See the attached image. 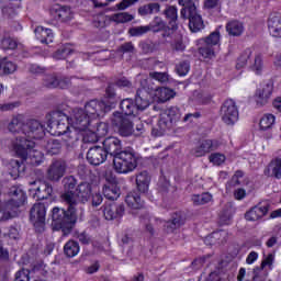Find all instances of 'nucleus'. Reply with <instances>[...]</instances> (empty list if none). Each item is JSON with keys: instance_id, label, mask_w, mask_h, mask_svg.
I'll return each instance as SVG.
<instances>
[{"instance_id": "0e129e2a", "label": "nucleus", "mask_w": 281, "mask_h": 281, "mask_svg": "<svg viewBox=\"0 0 281 281\" xmlns=\"http://www.w3.org/2000/svg\"><path fill=\"white\" fill-rule=\"evenodd\" d=\"M229 223H232V213H224L220 215L221 225H229Z\"/></svg>"}, {"instance_id": "20e7f679", "label": "nucleus", "mask_w": 281, "mask_h": 281, "mask_svg": "<svg viewBox=\"0 0 281 281\" xmlns=\"http://www.w3.org/2000/svg\"><path fill=\"white\" fill-rule=\"evenodd\" d=\"M120 108L122 112L114 113L112 124L116 127L120 135L128 137V135H133V123L128 117H137L139 110L133 99H124Z\"/></svg>"}, {"instance_id": "338daca9", "label": "nucleus", "mask_w": 281, "mask_h": 281, "mask_svg": "<svg viewBox=\"0 0 281 281\" xmlns=\"http://www.w3.org/2000/svg\"><path fill=\"white\" fill-rule=\"evenodd\" d=\"M102 201H103L102 194H100V193L92 194L93 207H98L99 205H102Z\"/></svg>"}, {"instance_id": "f3484780", "label": "nucleus", "mask_w": 281, "mask_h": 281, "mask_svg": "<svg viewBox=\"0 0 281 281\" xmlns=\"http://www.w3.org/2000/svg\"><path fill=\"white\" fill-rule=\"evenodd\" d=\"M103 150H105L106 155H111L112 157H117L122 150V140L115 136H110L103 140Z\"/></svg>"}, {"instance_id": "9b49d317", "label": "nucleus", "mask_w": 281, "mask_h": 281, "mask_svg": "<svg viewBox=\"0 0 281 281\" xmlns=\"http://www.w3.org/2000/svg\"><path fill=\"white\" fill-rule=\"evenodd\" d=\"M45 216H47V206H45V203H35L31 209L30 221L37 232H43V227H45Z\"/></svg>"}, {"instance_id": "72a5a7b5", "label": "nucleus", "mask_w": 281, "mask_h": 281, "mask_svg": "<svg viewBox=\"0 0 281 281\" xmlns=\"http://www.w3.org/2000/svg\"><path fill=\"white\" fill-rule=\"evenodd\" d=\"M226 32L229 36H240L245 32V26L239 21H231L226 25Z\"/></svg>"}, {"instance_id": "412c9836", "label": "nucleus", "mask_w": 281, "mask_h": 281, "mask_svg": "<svg viewBox=\"0 0 281 281\" xmlns=\"http://www.w3.org/2000/svg\"><path fill=\"white\" fill-rule=\"evenodd\" d=\"M273 93V83L268 82L262 86V88H259L255 94V102L259 106H263V104H267L269 102V99L271 98Z\"/></svg>"}, {"instance_id": "5fc2aeb1", "label": "nucleus", "mask_w": 281, "mask_h": 281, "mask_svg": "<svg viewBox=\"0 0 281 281\" xmlns=\"http://www.w3.org/2000/svg\"><path fill=\"white\" fill-rule=\"evenodd\" d=\"M164 223V227H166L167 232H172L175 229H177V227H179V225H181V220L175 217L171 222H161Z\"/></svg>"}, {"instance_id": "79ce46f5", "label": "nucleus", "mask_w": 281, "mask_h": 281, "mask_svg": "<svg viewBox=\"0 0 281 281\" xmlns=\"http://www.w3.org/2000/svg\"><path fill=\"white\" fill-rule=\"evenodd\" d=\"M135 16L128 12L115 13L110 16V21L113 23H131Z\"/></svg>"}, {"instance_id": "de8ad7c7", "label": "nucleus", "mask_w": 281, "mask_h": 281, "mask_svg": "<svg viewBox=\"0 0 281 281\" xmlns=\"http://www.w3.org/2000/svg\"><path fill=\"white\" fill-rule=\"evenodd\" d=\"M44 85L48 89H56V87H60V80H58V78H56V76L49 75V76L45 77Z\"/></svg>"}, {"instance_id": "37998d69", "label": "nucleus", "mask_w": 281, "mask_h": 281, "mask_svg": "<svg viewBox=\"0 0 281 281\" xmlns=\"http://www.w3.org/2000/svg\"><path fill=\"white\" fill-rule=\"evenodd\" d=\"M159 10H160L159 3H149L140 7L138 9V14L140 16H148V14H157Z\"/></svg>"}, {"instance_id": "c756f323", "label": "nucleus", "mask_w": 281, "mask_h": 281, "mask_svg": "<svg viewBox=\"0 0 281 281\" xmlns=\"http://www.w3.org/2000/svg\"><path fill=\"white\" fill-rule=\"evenodd\" d=\"M249 68L251 71H254L257 76H260L262 74V70L265 69V64L262 63V55L259 53H252V56L249 61Z\"/></svg>"}, {"instance_id": "e433bc0d", "label": "nucleus", "mask_w": 281, "mask_h": 281, "mask_svg": "<svg viewBox=\"0 0 281 281\" xmlns=\"http://www.w3.org/2000/svg\"><path fill=\"white\" fill-rule=\"evenodd\" d=\"M7 168L8 170H10L9 175H11L13 179L19 178V175H21V171L23 172V170H25V167H23V165L19 162V160H11L7 165Z\"/></svg>"}, {"instance_id": "69168bd1", "label": "nucleus", "mask_w": 281, "mask_h": 281, "mask_svg": "<svg viewBox=\"0 0 281 281\" xmlns=\"http://www.w3.org/2000/svg\"><path fill=\"white\" fill-rule=\"evenodd\" d=\"M259 255L256 251H250L246 258V265H254L258 260Z\"/></svg>"}, {"instance_id": "f704fd0d", "label": "nucleus", "mask_w": 281, "mask_h": 281, "mask_svg": "<svg viewBox=\"0 0 281 281\" xmlns=\"http://www.w3.org/2000/svg\"><path fill=\"white\" fill-rule=\"evenodd\" d=\"M103 194L105 199H109L110 201H115V199L120 198V189L115 184H105L103 187Z\"/></svg>"}, {"instance_id": "c85d7f7f", "label": "nucleus", "mask_w": 281, "mask_h": 281, "mask_svg": "<svg viewBox=\"0 0 281 281\" xmlns=\"http://www.w3.org/2000/svg\"><path fill=\"white\" fill-rule=\"evenodd\" d=\"M35 36L37 41L44 43L45 45H49V43H54V33L52 32L50 29L37 26L35 29Z\"/></svg>"}, {"instance_id": "ea45409f", "label": "nucleus", "mask_w": 281, "mask_h": 281, "mask_svg": "<svg viewBox=\"0 0 281 281\" xmlns=\"http://www.w3.org/2000/svg\"><path fill=\"white\" fill-rule=\"evenodd\" d=\"M14 71H16V64L8 59H2L0 61V76H8L14 74Z\"/></svg>"}, {"instance_id": "a878e982", "label": "nucleus", "mask_w": 281, "mask_h": 281, "mask_svg": "<svg viewBox=\"0 0 281 281\" xmlns=\"http://www.w3.org/2000/svg\"><path fill=\"white\" fill-rule=\"evenodd\" d=\"M52 12H55L57 19L63 23H67V21H71V19H74V11H71V8L69 7L55 4L52 8Z\"/></svg>"}, {"instance_id": "680f3d73", "label": "nucleus", "mask_w": 281, "mask_h": 281, "mask_svg": "<svg viewBox=\"0 0 281 281\" xmlns=\"http://www.w3.org/2000/svg\"><path fill=\"white\" fill-rule=\"evenodd\" d=\"M139 0H122L119 4H116L117 10H126L131 8V5H135Z\"/></svg>"}, {"instance_id": "cd10ccee", "label": "nucleus", "mask_w": 281, "mask_h": 281, "mask_svg": "<svg viewBox=\"0 0 281 281\" xmlns=\"http://www.w3.org/2000/svg\"><path fill=\"white\" fill-rule=\"evenodd\" d=\"M136 186L140 194H148L150 188V176L146 171H142L136 176Z\"/></svg>"}, {"instance_id": "2eb2a0df", "label": "nucleus", "mask_w": 281, "mask_h": 281, "mask_svg": "<svg viewBox=\"0 0 281 281\" xmlns=\"http://www.w3.org/2000/svg\"><path fill=\"white\" fill-rule=\"evenodd\" d=\"M150 98L154 102L164 103L168 102V100H172L177 93L175 90L166 87L149 89Z\"/></svg>"}, {"instance_id": "a19ab883", "label": "nucleus", "mask_w": 281, "mask_h": 281, "mask_svg": "<svg viewBox=\"0 0 281 281\" xmlns=\"http://www.w3.org/2000/svg\"><path fill=\"white\" fill-rule=\"evenodd\" d=\"M213 201H214V198L210 192L195 194L192 196V202L194 203V205H205L207 203H212Z\"/></svg>"}, {"instance_id": "1a4fd4ad", "label": "nucleus", "mask_w": 281, "mask_h": 281, "mask_svg": "<svg viewBox=\"0 0 281 281\" xmlns=\"http://www.w3.org/2000/svg\"><path fill=\"white\" fill-rule=\"evenodd\" d=\"M198 43L204 45L199 48L202 58H214L216 56L214 47L221 45V32L214 31L207 37L199 40Z\"/></svg>"}, {"instance_id": "13d9d810", "label": "nucleus", "mask_w": 281, "mask_h": 281, "mask_svg": "<svg viewBox=\"0 0 281 281\" xmlns=\"http://www.w3.org/2000/svg\"><path fill=\"white\" fill-rule=\"evenodd\" d=\"M171 47L175 52H184L186 50V44L183 43V37H179L178 40H175L171 44Z\"/></svg>"}, {"instance_id": "052dcab7", "label": "nucleus", "mask_w": 281, "mask_h": 281, "mask_svg": "<svg viewBox=\"0 0 281 281\" xmlns=\"http://www.w3.org/2000/svg\"><path fill=\"white\" fill-rule=\"evenodd\" d=\"M12 213L4 205L0 204V221H10Z\"/></svg>"}, {"instance_id": "a211bd4d", "label": "nucleus", "mask_w": 281, "mask_h": 281, "mask_svg": "<svg viewBox=\"0 0 281 281\" xmlns=\"http://www.w3.org/2000/svg\"><path fill=\"white\" fill-rule=\"evenodd\" d=\"M65 170H67L65 162L56 160L47 170V179H49V181H60V179L65 177Z\"/></svg>"}, {"instance_id": "3c124183", "label": "nucleus", "mask_w": 281, "mask_h": 281, "mask_svg": "<svg viewBox=\"0 0 281 281\" xmlns=\"http://www.w3.org/2000/svg\"><path fill=\"white\" fill-rule=\"evenodd\" d=\"M69 54H71V48H69V46H63L54 54V58H56V60H65Z\"/></svg>"}, {"instance_id": "ddd939ff", "label": "nucleus", "mask_w": 281, "mask_h": 281, "mask_svg": "<svg viewBox=\"0 0 281 281\" xmlns=\"http://www.w3.org/2000/svg\"><path fill=\"white\" fill-rule=\"evenodd\" d=\"M29 192L33 199H36L37 201H42L43 199H49L52 196V193L54 192V189L49 183L43 182L41 180L31 182V188L29 189Z\"/></svg>"}, {"instance_id": "4d7b16f0", "label": "nucleus", "mask_w": 281, "mask_h": 281, "mask_svg": "<svg viewBox=\"0 0 281 281\" xmlns=\"http://www.w3.org/2000/svg\"><path fill=\"white\" fill-rule=\"evenodd\" d=\"M14 281H30V270L22 269L15 273Z\"/></svg>"}, {"instance_id": "c03bdc74", "label": "nucleus", "mask_w": 281, "mask_h": 281, "mask_svg": "<svg viewBox=\"0 0 281 281\" xmlns=\"http://www.w3.org/2000/svg\"><path fill=\"white\" fill-rule=\"evenodd\" d=\"M1 3H2V12L4 14L10 13V10L21 8V0H1Z\"/></svg>"}, {"instance_id": "864d4df0", "label": "nucleus", "mask_w": 281, "mask_h": 281, "mask_svg": "<svg viewBox=\"0 0 281 281\" xmlns=\"http://www.w3.org/2000/svg\"><path fill=\"white\" fill-rule=\"evenodd\" d=\"M176 71L180 76H188L190 71V64L188 61H181L177 67Z\"/></svg>"}, {"instance_id": "39448f33", "label": "nucleus", "mask_w": 281, "mask_h": 281, "mask_svg": "<svg viewBox=\"0 0 281 281\" xmlns=\"http://www.w3.org/2000/svg\"><path fill=\"white\" fill-rule=\"evenodd\" d=\"M48 133L50 135L60 136L64 135L65 142H76L78 137L76 136L78 131H76L71 123H69V117L63 114V112H55L52 120L48 123Z\"/></svg>"}, {"instance_id": "7c9ffc66", "label": "nucleus", "mask_w": 281, "mask_h": 281, "mask_svg": "<svg viewBox=\"0 0 281 281\" xmlns=\"http://www.w3.org/2000/svg\"><path fill=\"white\" fill-rule=\"evenodd\" d=\"M125 203L131 207L132 210H142L144 207V201H142V198L139 196L138 192H130L125 199Z\"/></svg>"}, {"instance_id": "f257e3e1", "label": "nucleus", "mask_w": 281, "mask_h": 281, "mask_svg": "<svg viewBox=\"0 0 281 281\" xmlns=\"http://www.w3.org/2000/svg\"><path fill=\"white\" fill-rule=\"evenodd\" d=\"M23 115L13 116L9 123L10 133H22L13 142V150L21 159H30V164L38 166L43 164V153L36 148V143L32 139H41L45 136V127L36 120H31L23 124Z\"/></svg>"}, {"instance_id": "603ef678", "label": "nucleus", "mask_w": 281, "mask_h": 281, "mask_svg": "<svg viewBox=\"0 0 281 281\" xmlns=\"http://www.w3.org/2000/svg\"><path fill=\"white\" fill-rule=\"evenodd\" d=\"M193 98H195V100L198 102H201V104H207V102H210V100H212V97L210 94H207L206 92H201V91H194Z\"/></svg>"}, {"instance_id": "393cba45", "label": "nucleus", "mask_w": 281, "mask_h": 281, "mask_svg": "<svg viewBox=\"0 0 281 281\" xmlns=\"http://www.w3.org/2000/svg\"><path fill=\"white\" fill-rule=\"evenodd\" d=\"M266 177H272L274 179H281V158H273L265 169Z\"/></svg>"}, {"instance_id": "09e8293b", "label": "nucleus", "mask_w": 281, "mask_h": 281, "mask_svg": "<svg viewBox=\"0 0 281 281\" xmlns=\"http://www.w3.org/2000/svg\"><path fill=\"white\" fill-rule=\"evenodd\" d=\"M273 262H276V255L269 254L268 256L263 257L261 261V269H269V271L273 270Z\"/></svg>"}, {"instance_id": "f8f14e48", "label": "nucleus", "mask_w": 281, "mask_h": 281, "mask_svg": "<svg viewBox=\"0 0 281 281\" xmlns=\"http://www.w3.org/2000/svg\"><path fill=\"white\" fill-rule=\"evenodd\" d=\"M221 115L224 124L234 126V124L238 122V108L236 106V102L232 99L226 100L222 105Z\"/></svg>"}, {"instance_id": "f03ea898", "label": "nucleus", "mask_w": 281, "mask_h": 281, "mask_svg": "<svg viewBox=\"0 0 281 281\" xmlns=\"http://www.w3.org/2000/svg\"><path fill=\"white\" fill-rule=\"evenodd\" d=\"M114 104L115 90L109 87L105 91V101L92 100L85 105V109H75L69 116V124L76 131H87L90 124L102 117Z\"/></svg>"}, {"instance_id": "6e6552de", "label": "nucleus", "mask_w": 281, "mask_h": 281, "mask_svg": "<svg viewBox=\"0 0 281 281\" xmlns=\"http://www.w3.org/2000/svg\"><path fill=\"white\" fill-rule=\"evenodd\" d=\"M93 124H95V122L90 123L83 131H77L80 133V135H82L83 142H86V144H95L100 137H106L109 133V124L104 122L97 124V126Z\"/></svg>"}, {"instance_id": "aec40b11", "label": "nucleus", "mask_w": 281, "mask_h": 281, "mask_svg": "<svg viewBox=\"0 0 281 281\" xmlns=\"http://www.w3.org/2000/svg\"><path fill=\"white\" fill-rule=\"evenodd\" d=\"M268 213H269V204H259L251 207L249 211L245 213V220L254 223L267 216Z\"/></svg>"}, {"instance_id": "0eeeda50", "label": "nucleus", "mask_w": 281, "mask_h": 281, "mask_svg": "<svg viewBox=\"0 0 281 281\" xmlns=\"http://www.w3.org/2000/svg\"><path fill=\"white\" fill-rule=\"evenodd\" d=\"M139 162V158L131 150H123L113 159V168L119 175H128L133 172Z\"/></svg>"}, {"instance_id": "e2e57ef3", "label": "nucleus", "mask_w": 281, "mask_h": 281, "mask_svg": "<svg viewBox=\"0 0 281 281\" xmlns=\"http://www.w3.org/2000/svg\"><path fill=\"white\" fill-rule=\"evenodd\" d=\"M157 220L155 218H149V217H144L143 218V224L145 225L147 232L149 234H154L153 225L151 223H156Z\"/></svg>"}, {"instance_id": "58836bf2", "label": "nucleus", "mask_w": 281, "mask_h": 281, "mask_svg": "<svg viewBox=\"0 0 281 281\" xmlns=\"http://www.w3.org/2000/svg\"><path fill=\"white\" fill-rule=\"evenodd\" d=\"M252 52L251 49H246L238 58L236 61V69H245L247 65H249L251 60Z\"/></svg>"}, {"instance_id": "4be33fe9", "label": "nucleus", "mask_w": 281, "mask_h": 281, "mask_svg": "<svg viewBox=\"0 0 281 281\" xmlns=\"http://www.w3.org/2000/svg\"><path fill=\"white\" fill-rule=\"evenodd\" d=\"M9 195L11 196V201L7 207H10L11 205L13 207H21V205L27 201V195L23 192L21 187H12L9 191Z\"/></svg>"}, {"instance_id": "49530a36", "label": "nucleus", "mask_w": 281, "mask_h": 281, "mask_svg": "<svg viewBox=\"0 0 281 281\" xmlns=\"http://www.w3.org/2000/svg\"><path fill=\"white\" fill-rule=\"evenodd\" d=\"M18 46L19 44L12 37H4L1 41V48L4 49V52H8L9 49H16Z\"/></svg>"}, {"instance_id": "473e14b6", "label": "nucleus", "mask_w": 281, "mask_h": 281, "mask_svg": "<svg viewBox=\"0 0 281 281\" xmlns=\"http://www.w3.org/2000/svg\"><path fill=\"white\" fill-rule=\"evenodd\" d=\"M276 124V115L271 113L263 114L259 120V131H271Z\"/></svg>"}, {"instance_id": "bb28decb", "label": "nucleus", "mask_w": 281, "mask_h": 281, "mask_svg": "<svg viewBox=\"0 0 281 281\" xmlns=\"http://www.w3.org/2000/svg\"><path fill=\"white\" fill-rule=\"evenodd\" d=\"M103 214L106 221H113L114 218H120L124 215V206L110 204L104 206Z\"/></svg>"}, {"instance_id": "c9c22d12", "label": "nucleus", "mask_w": 281, "mask_h": 281, "mask_svg": "<svg viewBox=\"0 0 281 281\" xmlns=\"http://www.w3.org/2000/svg\"><path fill=\"white\" fill-rule=\"evenodd\" d=\"M64 252L68 258H75L77 254H80V245L78 241L69 240L64 246Z\"/></svg>"}, {"instance_id": "2f4dec72", "label": "nucleus", "mask_w": 281, "mask_h": 281, "mask_svg": "<svg viewBox=\"0 0 281 281\" xmlns=\"http://www.w3.org/2000/svg\"><path fill=\"white\" fill-rule=\"evenodd\" d=\"M181 114L179 113V108L171 106L169 108L164 114H161V120L159 121V124L164 122V124H168V122H175L179 120Z\"/></svg>"}, {"instance_id": "7ed1b4c3", "label": "nucleus", "mask_w": 281, "mask_h": 281, "mask_svg": "<svg viewBox=\"0 0 281 281\" xmlns=\"http://www.w3.org/2000/svg\"><path fill=\"white\" fill-rule=\"evenodd\" d=\"M61 199L68 204V211L60 207L53 209V227L69 232L78 218L76 215V198L72 193H63Z\"/></svg>"}, {"instance_id": "bf43d9fd", "label": "nucleus", "mask_w": 281, "mask_h": 281, "mask_svg": "<svg viewBox=\"0 0 281 281\" xmlns=\"http://www.w3.org/2000/svg\"><path fill=\"white\" fill-rule=\"evenodd\" d=\"M149 76L158 82H168V74L166 72H150Z\"/></svg>"}, {"instance_id": "b1692460", "label": "nucleus", "mask_w": 281, "mask_h": 281, "mask_svg": "<svg viewBox=\"0 0 281 281\" xmlns=\"http://www.w3.org/2000/svg\"><path fill=\"white\" fill-rule=\"evenodd\" d=\"M268 30L271 36L281 38V13H272L268 19Z\"/></svg>"}, {"instance_id": "dca6fc26", "label": "nucleus", "mask_w": 281, "mask_h": 281, "mask_svg": "<svg viewBox=\"0 0 281 281\" xmlns=\"http://www.w3.org/2000/svg\"><path fill=\"white\" fill-rule=\"evenodd\" d=\"M108 154L104 148L100 146L91 147L87 153V160L91 164V166H100L106 161Z\"/></svg>"}, {"instance_id": "6e6d98bb", "label": "nucleus", "mask_w": 281, "mask_h": 281, "mask_svg": "<svg viewBox=\"0 0 281 281\" xmlns=\"http://www.w3.org/2000/svg\"><path fill=\"white\" fill-rule=\"evenodd\" d=\"M94 27H104L106 25V15L100 13L92 20Z\"/></svg>"}, {"instance_id": "774afa93", "label": "nucleus", "mask_w": 281, "mask_h": 281, "mask_svg": "<svg viewBox=\"0 0 281 281\" xmlns=\"http://www.w3.org/2000/svg\"><path fill=\"white\" fill-rule=\"evenodd\" d=\"M234 196H235L236 201H243V199H245V196H247V191H245V189H237L234 192Z\"/></svg>"}, {"instance_id": "4c0bfd02", "label": "nucleus", "mask_w": 281, "mask_h": 281, "mask_svg": "<svg viewBox=\"0 0 281 281\" xmlns=\"http://www.w3.org/2000/svg\"><path fill=\"white\" fill-rule=\"evenodd\" d=\"M165 16L169 21L170 30H177V19H178L177 9L175 7H168L165 10Z\"/></svg>"}, {"instance_id": "a18cd8bd", "label": "nucleus", "mask_w": 281, "mask_h": 281, "mask_svg": "<svg viewBox=\"0 0 281 281\" xmlns=\"http://www.w3.org/2000/svg\"><path fill=\"white\" fill-rule=\"evenodd\" d=\"M45 148L48 155H58L60 153V142L57 139H50L46 144Z\"/></svg>"}, {"instance_id": "9d476101", "label": "nucleus", "mask_w": 281, "mask_h": 281, "mask_svg": "<svg viewBox=\"0 0 281 281\" xmlns=\"http://www.w3.org/2000/svg\"><path fill=\"white\" fill-rule=\"evenodd\" d=\"M181 19L189 20V29L191 32H201L205 25L203 24V19L196 12V5H191L190 9H181Z\"/></svg>"}, {"instance_id": "5701e85b", "label": "nucleus", "mask_w": 281, "mask_h": 281, "mask_svg": "<svg viewBox=\"0 0 281 281\" xmlns=\"http://www.w3.org/2000/svg\"><path fill=\"white\" fill-rule=\"evenodd\" d=\"M135 102L138 113L148 109L150 106V91L146 90V88L139 89L137 91Z\"/></svg>"}, {"instance_id": "8fccbe9b", "label": "nucleus", "mask_w": 281, "mask_h": 281, "mask_svg": "<svg viewBox=\"0 0 281 281\" xmlns=\"http://www.w3.org/2000/svg\"><path fill=\"white\" fill-rule=\"evenodd\" d=\"M225 155L218 153L211 154L209 157V160L213 166H221L222 164H225Z\"/></svg>"}, {"instance_id": "4468645a", "label": "nucleus", "mask_w": 281, "mask_h": 281, "mask_svg": "<svg viewBox=\"0 0 281 281\" xmlns=\"http://www.w3.org/2000/svg\"><path fill=\"white\" fill-rule=\"evenodd\" d=\"M166 30V22L161 18L156 16L149 25L133 27L130 30L131 36H142L146 32H161Z\"/></svg>"}, {"instance_id": "423d86ee", "label": "nucleus", "mask_w": 281, "mask_h": 281, "mask_svg": "<svg viewBox=\"0 0 281 281\" xmlns=\"http://www.w3.org/2000/svg\"><path fill=\"white\" fill-rule=\"evenodd\" d=\"M65 192L64 194H72L74 199L76 200L75 206L78 205V203H87L89 199H91V194L93 190H95V186L89 182H81L77 189L76 188V178L74 177H66L63 180Z\"/></svg>"}, {"instance_id": "6ab92c4d", "label": "nucleus", "mask_w": 281, "mask_h": 281, "mask_svg": "<svg viewBox=\"0 0 281 281\" xmlns=\"http://www.w3.org/2000/svg\"><path fill=\"white\" fill-rule=\"evenodd\" d=\"M216 148H218L217 140H202L198 146L194 147L192 155H194V157H205L207 153H212V150H216Z\"/></svg>"}]
</instances>
